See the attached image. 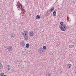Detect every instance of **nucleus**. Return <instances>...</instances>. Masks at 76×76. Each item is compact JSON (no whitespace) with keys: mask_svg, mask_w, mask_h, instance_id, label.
<instances>
[{"mask_svg":"<svg viewBox=\"0 0 76 76\" xmlns=\"http://www.w3.org/2000/svg\"><path fill=\"white\" fill-rule=\"evenodd\" d=\"M12 49H13L12 48V47L10 46H9L8 49V51H12Z\"/></svg>","mask_w":76,"mask_h":76,"instance_id":"0eeeda50","label":"nucleus"},{"mask_svg":"<svg viewBox=\"0 0 76 76\" xmlns=\"http://www.w3.org/2000/svg\"><path fill=\"white\" fill-rule=\"evenodd\" d=\"M18 7L20 9H22V4H20V5H18Z\"/></svg>","mask_w":76,"mask_h":76,"instance_id":"dca6fc26","label":"nucleus"},{"mask_svg":"<svg viewBox=\"0 0 76 76\" xmlns=\"http://www.w3.org/2000/svg\"><path fill=\"white\" fill-rule=\"evenodd\" d=\"M28 35V33L26 31H23L22 32V36H26Z\"/></svg>","mask_w":76,"mask_h":76,"instance_id":"f03ea898","label":"nucleus"},{"mask_svg":"<svg viewBox=\"0 0 76 76\" xmlns=\"http://www.w3.org/2000/svg\"><path fill=\"white\" fill-rule=\"evenodd\" d=\"M10 37L11 38H14V37H15V34H11L10 35Z\"/></svg>","mask_w":76,"mask_h":76,"instance_id":"1a4fd4ad","label":"nucleus"},{"mask_svg":"<svg viewBox=\"0 0 76 76\" xmlns=\"http://www.w3.org/2000/svg\"><path fill=\"white\" fill-rule=\"evenodd\" d=\"M22 11L23 12V13H24V12H25V10L23 9L22 10Z\"/></svg>","mask_w":76,"mask_h":76,"instance_id":"5701e85b","label":"nucleus"},{"mask_svg":"<svg viewBox=\"0 0 76 76\" xmlns=\"http://www.w3.org/2000/svg\"><path fill=\"white\" fill-rule=\"evenodd\" d=\"M64 23H63V22H61L60 23V25H63V24H64Z\"/></svg>","mask_w":76,"mask_h":76,"instance_id":"412c9836","label":"nucleus"},{"mask_svg":"<svg viewBox=\"0 0 76 76\" xmlns=\"http://www.w3.org/2000/svg\"><path fill=\"white\" fill-rule=\"evenodd\" d=\"M26 47L27 48H28L29 47V43H27L26 45Z\"/></svg>","mask_w":76,"mask_h":76,"instance_id":"2eb2a0df","label":"nucleus"},{"mask_svg":"<svg viewBox=\"0 0 76 76\" xmlns=\"http://www.w3.org/2000/svg\"><path fill=\"white\" fill-rule=\"evenodd\" d=\"M71 67H72V64H68L66 65V68L68 69H70V68H71Z\"/></svg>","mask_w":76,"mask_h":76,"instance_id":"39448f33","label":"nucleus"},{"mask_svg":"<svg viewBox=\"0 0 76 76\" xmlns=\"http://www.w3.org/2000/svg\"><path fill=\"white\" fill-rule=\"evenodd\" d=\"M17 5H18V4H17Z\"/></svg>","mask_w":76,"mask_h":76,"instance_id":"393cba45","label":"nucleus"},{"mask_svg":"<svg viewBox=\"0 0 76 76\" xmlns=\"http://www.w3.org/2000/svg\"><path fill=\"white\" fill-rule=\"evenodd\" d=\"M43 49L42 48H41L39 49V52L40 54H43Z\"/></svg>","mask_w":76,"mask_h":76,"instance_id":"20e7f679","label":"nucleus"},{"mask_svg":"<svg viewBox=\"0 0 76 76\" xmlns=\"http://www.w3.org/2000/svg\"><path fill=\"white\" fill-rule=\"evenodd\" d=\"M43 48L44 50H46L47 49V47L45 46H43Z\"/></svg>","mask_w":76,"mask_h":76,"instance_id":"6ab92c4d","label":"nucleus"},{"mask_svg":"<svg viewBox=\"0 0 76 76\" xmlns=\"http://www.w3.org/2000/svg\"><path fill=\"white\" fill-rule=\"evenodd\" d=\"M73 46V45H72V47Z\"/></svg>","mask_w":76,"mask_h":76,"instance_id":"a878e982","label":"nucleus"},{"mask_svg":"<svg viewBox=\"0 0 76 76\" xmlns=\"http://www.w3.org/2000/svg\"><path fill=\"white\" fill-rule=\"evenodd\" d=\"M20 45L22 47H24V46H25V43H24V42H21L20 44Z\"/></svg>","mask_w":76,"mask_h":76,"instance_id":"9d476101","label":"nucleus"},{"mask_svg":"<svg viewBox=\"0 0 76 76\" xmlns=\"http://www.w3.org/2000/svg\"><path fill=\"white\" fill-rule=\"evenodd\" d=\"M0 76H4V73H1L0 74Z\"/></svg>","mask_w":76,"mask_h":76,"instance_id":"aec40b11","label":"nucleus"},{"mask_svg":"<svg viewBox=\"0 0 76 76\" xmlns=\"http://www.w3.org/2000/svg\"><path fill=\"white\" fill-rule=\"evenodd\" d=\"M46 75L47 76H52V74L50 72H48L47 73Z\"/></svg>","mask_w":76,"mask_h":76,"instance_id":"9b49d317","label":"nucleus"},{"mask_svg":"<svg viewBox=\"0 0 76 76\" xmlns=\"http://www.w3.org/2000/svg\"><path fill=\"white\" fill-rule=\"evenodd\" d=\"M2 67H3V65L1 64L0 63V69H1Z\"/></svg>","mask_w":76,"mask_h":76,"instance_id":"a211bd4d","label":"nucleus"},{"mask_svg":"<svg viewBox=\"0 0 76 76\" xmlns=\"http://www.w3.org/2000/svg\"><path fill=\"white\" fill-rule=\"evenodd\" d=\"M34 34L33 31H30L29 32V35L31 37V38L34 37Z\"/></svg>","mask_w":76,"mask_h":76,"instance_id":"7ed1b4c3","label":"nucleus"},{"mask_svg":"<svg viewBox=\"0 0 76 76\" xmlns=\"http://www.w3.org/2000/svg\"><path fill=\"white\" fill-rule=\"evenodd\" d=\"M54 10V7H53L50 10V12H52Z\"/></svg>","mask_w":76,"mask_h":76,"instance_id":"ddd939ff","label":"nucleus"},{"mask_svg":"<svg viewBox=\"0 0 76 76\" xmlns=\"http://www.w3.org/2000/svg\"><path fill=\"white\" fill-rule=\"evenodd\" d=\"M3 76H7L6 75H4Z\"/></svg>","mask_w":76,"mask_h":76,"instance_id":"b1692460","label":"nucleus"},{"mask_svg":"<svg viewBox=\"0 0 76 76\" xmlns=\"http://www.w3.org/2000/svg\"><path fill=\"white\" fill-rule=\"evenodd\" d=\"M72 45H69V48H72Z\"/></svg>","mask_w":76,"mask_h":76,"instance_id":"4be33fe9","label":"nucleus"},{"mask_svg":"<svg viewBox=\"0 0 76 76\" xmlns=\"http://www.w3.org/2000/svg\"><path fill=\"white\" fill-rule=\"evenodd\" d=\"M60 29L62 31H66V29H67L66 24H64L63 25H61L60 27Z\"/></svg>","mask_w":76,"mask_h":76,"instance_id":"f257e3e1","label":"nucleus"},{"mask_svg":"<svg viewBox=\"0 0 76 76\" xmlns=\"http://www.w3.org/2000/svg\"><path fill=\"white\" fill-rule=\"evenodd\" d=\"M56 11H54L53 12V16H56Z\"/></svg>","mask_w":76,"mask_h":76,"instance_id":"f8f14e48","label":"nucleus"},{"mask_svg":"<svg viewBox=\"0 0 76 76\" xmlns=\"http://www.w3.org/2000/svg\"><path fill=\"white\" fill-rule=\"evenodd\" d=\"M36 19H40V16L39 15H37L36 17Z\"/></svg>","mask_w":76,"mask_h":76,"instance_id":"4468645a","label":"nucleus"},{"mask_svg":"<svg viewBox=\"0 0 76 76\" xmlns=\"http://www.w3.org/2000/svg\"><path fill=\"white\" fill-rule=\"evenodd\" d=\"M28 37V34L26 36H24L23 37L24 38L25 40L26 41H27V40H28V38H29Z\"/></svg>","mask_w":76,"mask_h":76,"instance_id":"423d86ee","label":"nucleus"},{"mask_svg":"<svg viewBox=\"0 0 76 76\" xmlns=\"http://www.w3.org/2000/svg\"><path fill=\"white\" fill-rule=\"evenodd\" d=\"M7 70H10L12 69V66L10 65H7Z\"/></svg>","mask_w":76,"mask_h":76,"instance_id":"6e6552de","label":"nucleus"},{"mask_svg":"<svg viewBox=\"0 0 76 76\" xmlns=\"http://www.w3.org/2000/svg\"><path fill=\"white\" fill-rule=\"evenodd\" d=\"M58 72L59 73H61V74H62V73H63L61 69H59L58 71Z\"/></svg>","mask_w":76,"mask_h":76,"instance_id":"f3484780","label":"nucleus"}]
</instances>
